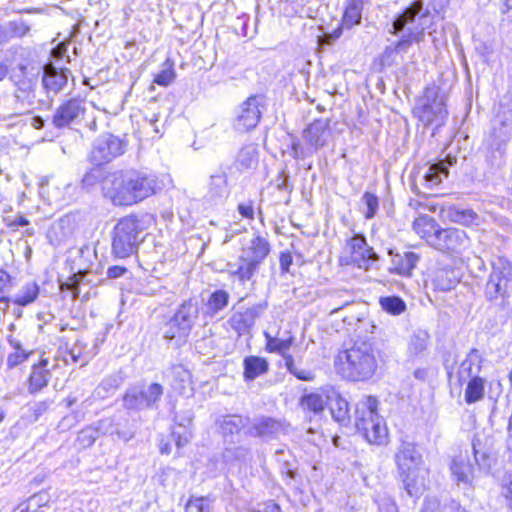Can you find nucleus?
Segmentation results:
<instances>
[{"label": "nucleus", "mask_w": 512, "mask_h": 512, "mask_svg": "<svg viewBox=\"0 0 512 512\" xmlns=\"http://www.w3.org/2000/svg\"><path fill=\"white\" fill-rule=\"evenodd\" d=\"M157 178L137 170L112 171L105 181L104 197L115 206H130L156 192Z\"/></svg>", "instance_id": "nucleus-2"}, {"label": "nucleus", "mask_w": 512, "mask_h": 512, "mask_svg": "<svg viewBox=\"0 0 512 512\" xmlns=\"http://www.w3.org/2000/svg\"><path fill=\"white\" fill-rule=\"evenodd\" d=\"M484 361L479 350L471 349L458 367L456 377L459 384L462 385L468 379L481 376Z\"/></svg>", "instance_id": "nucleus-21"}, {"label": "nucleus", "mask_w": 512, "mask_h": 512, "mask_svg": "<svg viewBox=\"0 0 512 512\" xmlns=\"http://www.w3.org/2000/svg\"><path fill=\"white\" fill-rule=\"evenodd\" d=\"M265 338V350L268 353H276L282 356L284 361L286 362V356H292L288 353L289 349L294 343V337L288 336L286 338H280L277 336H272L268 332H264Z\"/></svg>", "instance_id": "nucleus-30"}, {"label": "nucleus", "mask_w": 512, "mask_h": 512, "mask_svg": "<svg viewBox=\"0 0 512 512\" xmlns=\"http://www.w3.org/2000/svg\"><path fill=\"white\" fill-rule=\"evenodd\" d=\"M123 383L120 375H109L105 377L95 389V395L99 398H107L113 394Z\"/></svg>", "instance_id": "nucleus-42"}, {"label": "nucleus", "mask_w": 512, "mask_h": 512, "mask_svg": "<svg viewBox=\"0 0 512 512\" xmlns=\"http://www.w3.org/2000/svg\"><path fill=\"white\" fill-rule=\"evenodd\" d=\"M32 91L33 83L31 80H21L17 83V90L12 96L15 102V107L13 108L15 113H21L26 104L30 103L29 97Z\"/></svg>", "instance_id": "nucleus-38"}, {"label": "nucleus", "mask_w": 512, "mask_h": 512, "mask_svg": "<svg viewBox=\"0 0 512 512\" xmlns=\"http://www.w3.org/2000/svg\"><path fill=\"white\" fill-rule=\"evenodd\" d=\"M52 401L51 400H44V401H39L37 403H35L34 407H33V412H34V415H35V418H39L42 414H44L48 409L49 407L52 405Z\"/></svg>", "instance_id": "nucleus-63"}, {"label": "nucleus", "mask_w": 512, "mask_h": 512, "mask_svg": "<svg viewBox=\"0 0 512 512\" xmlns=\"http://www.w3.org/2000/svg\"><path fill=\"white\" fill-rule=\"evenodd\" d=\"M267 307V302L262 301L243 311H237L228 319V324L238 335L249 334L256 320L263 315Z\"/></svg>", "instance_id": "nucleus-16"}, {"label": "nucleus", "mask_w": 512, "mask_h": 512, "mask_svg": "<svg viewBox=\"0 0 512 512\" xmlns=\"http://www.w3.org/2000/svg\"><path fill=\"white\" fill-rule=\"evenodd\" d=\"M375 502L378 505L379 512H398L395 501L389 496H379Z\"/></svg>", "instance_id": "nucleus-58"}, {"label": "nucleus", "mask_w": 512, "mask_h": 512, "mask_svg": "<svg viewBox=\"0 0 512 512\" xmlns=\"http://www.w3.org/2000/svg\"><path fill=\"white\" fill-rule=\"evenodd\" d=\"M344 253L345 255L340 258L342 264H352L365 270L378 260V255L367 244L366 238L362 234H356L346 241Z\"/></svg>", "instance_id": "nucleus-10"}, {"label": "nucleus", "mask_w": 512, "mask_h": 512, "mask_svg": "<svg viewBox=\"0 0 512 512\" xmlns=\"http://www.w3.org/2000/svg\"><path fill=\"white\" fill-rule=\"evenodd\" d=\"M399 479L405 492L414 498H419L426 489L424 470L412 469L399 471Z\"/></svg>", "instance_id": "nucleus-23"}, {"label": "nucleus", "mask_w": 512, "mask_h": 512, "mask_svg": "<svg viewBox=\"0 0 512 512\" xmlns=\"http://www.w3.org/2000/svg\"><path fill=\"white\" fill-rule=\"evenodd\" d=\"M329 136V119H317L308 125L303 131V138L313 151H317L324 147L327 144Z\"/></svg>", "instance_id": "nucleus-20"}, {"label": "nucleus", "mask_w": 512, "mask_h": 512, "mask_svg": "<svg viewBox=\"0 0 512 512\" xmlns=\"http://www.w3.org/2000/svg\"><path fill=\"white\" fill-rule=\"evenodd\" d=\"M199 318V306L196 300L188 299L177 308L174 315L166 322L164 338L177 346L186 343Z\"/></svg>", "instance_id": "nucleus-6"}, {"label": "nucleus", "mask_w": 512, "mask_h": 512, "mask_svg": "<svg viewBox=\"0 0 512 512\" xmlns=\"http://www.w3.org/2000/svg\"><path fill=\"white\" fill-rule=\"evenodd\" d=\"M502 494L507 501L508 508L512 511V481H502Z\"/></svg>", "instance_id": "nucleus-64"}, {"label": "nucleus", "mask_w": 512, "mask_h": 512, "mask_svg": "<svg viewBox=\"0 0 512 512\" xmlns=\"http://www.w3.org/2000/svg\"><path fill=\"white\" fill-rule=\"evenodd\" d=\"M163 394L164 387L159 383H138L125 391L122 397L123 407L134 412L157 409Z\"/></svg>", "instance_id": "nucleus-8"}, {"label": "nucleus", "mask_w": 512, "mask_h": 512, "mask_svg": "<svg viewBox=\"0 0 512 512\" xmlns=\"http://www.w3.org/2000/svg\"><path fill=\"white\" fill-rule=\"evenodd\" d=\"M444 273L447 274L448 271L442 270V271L438 272V274L435 278L436 285L441 290H444V291L451 290L455 286L457 281L455 279H451V278H448L447 280L442 279V274H444Z\"/></svg>", "instance_id": "nucleus-59"}, {"label": "nucleus", "mask_w": 512, "mask_h": 512, "mask_svg": "<svg viewBox=\"0 0 512 512\" xmlns=\"http://www.w3.org/2000/svg\"><path fill=\"white\" fill-rule=\"evenodd\" d=\"M99 437L95 426H89L82 429L77 437V441L83 447H90L94 444L96 439Z\"/></svg>", "instance_id": "nucleus-56"}, {"label": "nucleus", "mask_w": 512, "mask_h": 512, "mask_svg": "<svg viewBox=\"0 0 512 512\" xmlns=\"http://www.w3.org/2000/svg\"><path fill=\"white\" fill-rule=\"evenodd\" d=\"M138 221L132 216L121 218L112 233V253L117 258H127L136 252L140 243Z\"/></svg>", "instance_id": "nucleus-9"}, {"label": "nucleus", "mask_w": 512, "mask_h": 512, "mask_svg": "<svg viewBox=\"0 0 512 512\" xmlns=\"http://www.w3.org/2000/svg\"><path fill=\"white\" fill-rule=\"evenodd\" d=\"M239 214L247 219H254V206L251 200L240 203L237 207Z\"/></svg>", "instance_id": "nucleus-62"}, {"label": "nucleus", "mask_w": 512, "mask_h": 512, "mask_svg": "<svg viewBox=\"0 0 512 512\" xmlns=\"http://www.w3.org/2000/svg\"><path fill=\"white\" fill-rule=\"evenodd\" d=\"M512 262L504 256L491 260V273L485 284L484 295L487 301L507 300L511 295Z\"/></svg>", "instance_id": "nucleus-7"}, {"label": "nucleus", "mask_w": 512, "mask_h": 512, "mask_svg": "<svg viewBox=\"0 0 512 512\" xmlns=\"http://www.w3.org/2000/svg\"><path fill=\"white\" fill-rule=\"evenodd\" d=\"M449 175L448 166L443 161L427 163L413 173L412 180L416 189L422 186L432 189L442 183Z\"/></svg>", "instance_id": "nucleus-14"}, {"label": "nucleus", "mask_w": 512, "mask_h": 512, "mask_svg": "<svg viewBox=\"0 0 512 512\" xmlns=\"http://www.w3.org/2000/svg\"><path fill=\"white\" fill-rule=\"evenodd\" d=\"M441 228L442 227L433 217L427 215H420L413 222V230L415 233L420 238L424 239L431 247H433L438 237V231H440Z\"/></svg>", "instance_id": "nucleus-26"}, {"label": "nucleus", "mask_w": 512, "mask_h": 512, "mask_svg": "<svg viewBox=\"0 0 512 512\" xmlns=\"http://www.w3.org/2000/svg\"><path fill=\"white\" fill-rule=\"evenodd\" d=\"M464 400L467 404H474L484 398L486 378L483 376L468 379Z\"/></svg>", "instance_id": "nucleus-33"}, {"label": "nucleus", "mask_w": 512, "mask_h": 512, "mask_svg": "<svg viewBox=\"0 0 512 512\" xmlns=\"http://www.w3.org/2000/svg\"><path fill=\"white\" fill-rule=\"evenodd\" d=\"M47 366L48 360L46 359L32 366L27 384V390L30 394H36L48 385L51 373Z\"/></svg>", "instance_id": "nucleus-27"}, {"label": "nucleus", "mask_w": 512, "mask_h": 512, "mask_svg": "<svg viewBox=\"0 0 512 512\" xmlns=\"http://www.w3.org/2000/svg\"><path fill=\"white\" fill-rule=\"evenodd\" d=\"M361 201L366 206V210L364 211V216L366 219H372L377 214L378 208H379V199L378 197L370 192H365L362 197Z\"/></svg>", "instance_id": "nucleus-52"}, {"label": "nucleus", "mask_w": 512, "mask_h": 512, "mask_svg": "<svg viewBox=\"0 0 512 512\" xmlns=\"http://www.w3.org/2000/svg\"><path fill=\"white\" fill-rule=\"evenodd\" d=\"M326 399L333 419L341 425H347L350 421L348 401L334 390H331Z\"/></svg>", "instance_id": "nucleus-28"}, {"label": "nucleus", "mask_w": 512, "mask_h": 512, "mask_svg": "<svg viewBox=\"0 0 512 512\" xmlns=\"http://www.w3.org/2000/svg\"><path fill=\"white\" fill-rule=\"evenodd\" d=\"M300 404L304 410L319 414L324 411L327 400L319 393H308L301 397Z\"/></svg>", "instance_id": "nucleus-44"}, {"label": "nucleus", "mask_w": 512, "mask_h": 512, "mask_svg": "<svg viewBox=\"0 0 512 512\" xmlns=\"http://www.w3.org/2000/svg\"><path fill=\"white\" fill-rule=\"evenodd\" d=\"M230 295L227 291L218 289L210 294L205 307L206 314L213 317L223 311L229 303Z\"/></svg>", "instance_id": "nucleus-35"}, {"label": "nucleus", "mask_w": 512, "mask_h": 512, "mask_svg": "<svg viewBox=\"0 0 512 512\" xmlns=\"http://www.w3.org/2000/svg\"><path fill=\"white\" fill-rule=\"evenodd\" d=\"M354 420L357 431L367 442L376 445L387 442V427L378 413V400L375 397L365 396L357 402Z\"/></svg>", "instance_id": "nucleus-4"}, {"label": "nucleus", "mask_w": 512, "mask_h": 512, "mask_svg": "<svg viewBox=\"0 0 512 512\" xmlns=\"http://www.w3.org/2000/svg\"><path fill=\"white\" fill-rule=\"evenodd\" d=\"M258 163V150L256 145L243 146L237 156L236 164L242 170L254 168Z\"/></svg>", "instance_id": "nucleus-41"}, {"label": "nucleus", "mask_w": 512, "mask_h": 512, "mask_svg": "<svg viewBox=\"0 0 512 512\" xmlns=\"http://www.w3.org/2000/svg\"><path fill=\"white\" fill-rule=\"evenodd\" d=\"M175 78L176 73L174 70V63L171 59L167 58L162 64L161 71L154 76L153 82L160 86L167 87L175 80Z\"/></svg>", "instance_id": "nucleus-47"}, {"label": "nucleus", "mask_w": 512, "mask_h": 512, "mask_svg": "<svg viewBox=\"0 0 512 512\" xmlns=\"http://www.w3.org/2000/svg\"><path fill=\"white\" fill-rule=\"evenodd\" d=\"M246 425V419L239 415H230L223 419L221 429L224 435L238 434Z\"/></svg>", "instance_id": "nucleus-48"}, {"label": "nucleus", "mask_w": 512, "mask_h": 512, "mask_svg": "<svg viewBox=\"0 0 512 512\" xmlns=\"http://www.w3.org/2000/svg\"><path fill=\"white\" fill-rule=\"evenodd\" d=\"M249 453L250 450L245 446H233L225 448L222 457L225 462L229 463L234 460H244Z\"/></svg>", "instance_id": "nucleus-53"}, {"label": "nucleus", "mask_w": 512, "mask_h": 512, "mask_svg": "<svg viewBox=\"0 0 512 512\" xmlns=\"http://www.w3.org/2000/svg\"><path fill=\"white\" fill-rule=\"evenodd\" d=\"M243 368L245 381H253L268 371L269 364L265 358L259 356H247L243 360Z\"/></svg>", "instance_id": "nucleus-29"}, {"label": "nucleus", "mask_w": 512, "mask_h": 512, "mask_svg": "<svg viewBox=\"0 0 512 512\" xmlns=\"http://www.w3.org/2000/svg\"><path fill=\"white\" fill-rule=\"evenodd\" d=\"M8 342L15 351L8 355L7 366L14 368L26 361L29 353L22 347L20 340L17 338L10 336Z\"/></svg>", "instance_id": "nucleus-43"}, {"label": "nucleus", "mask_w": 512, "mask_h": 512, "mask_svg": "<svg viewBox=\"0 0 512 512\" xmlns=\"http://www.w3.org/2000/svg\"><path fill=\"white\" fill-rule=\"evenodd\" d=\"M111 172L112 171H108L101 164H94V166L84 174L82 178V185L83 187L90 189L100 183L102 193L104 194L105 181Z\"/></svg>", "instance_id": "nucleus-34"}, {"label": "nucleus", "mask_w": 512, "mask_h": 512, "mask_svg": "<svg viewBox=\"0 0 512 512\" xmlns=\"http://www.w3.org/2000/svg\"><path fill=\"white\" fill-rule=\"evenodd\" d=\"M257 270L258 268L254 264L244 261L240 255L237 262L227 264L228 273L241 283L250 281Z\"/></svg>", "instance_id": "nucleus-32"}, {"label": "nucleus", "mask_w": 512, "mask_h": 512, "mask_svg": "<svg viewBox=\"0 0 512 512\" xmlns=\"http://www.w3.org/2000/svg\"><path fill=\"white\" fill-rule=\"evenodd\" d=\"M263 98L260 96H250L244 101L238 110L234 127L239 132H247L254 129L260 121Z\"/></svg>", "instance_id": "nucleus-15"}, {"label": "nucleus", "mask_w": 512, "mask_h": 512, "mask_svg": "<svg viewBox=\"0 0 512 512\" xmlns=\"http://www.w3.org/2000/svg\"><path fill=\"white\" fill-rule=\"evenodd\" d=\"M126 143L112 134L100 135L93 143L90 160L93 164L104 165L124 154Z\"/></svg>", "instance_id": "nucleus-11"}, {"label": "nucleus", "mask_w": 512, "mask_h": 512, "mask_svg": "<svg viewBox=\"0 0 512 512\" xmlns=\"http://www.w3.org/2000/svg\"><path fill=\"white\" fill-rule=\"evenodd\" d=\"M446 216L450 221L461 224V225H477L479 222V216L472 209L460 208L451 206L447 209Z\"/></svg>", "instance_id": "nucleus-36"}, {"label": "nucleus", "mask_w": 512, "mask_h": 512, "mask_svg": "<svg viewBox=\"0 0 512 512\" xmlns=\"http://www.w3.org/2000/svg\"><path fill=\"white\" fill-rule=\"evenodd\" d=\"M114 435H116L118 439L128 442L134 437V431L126 426H122L120 423H117Z\"/></svg>", "instance_id": "nucleus-61"}, {"label": "nucleus", "mask_w": 512, "mask_h": 512, "mask_svg": "<svg viewBox=\"0 0 512 512\" xmlns=\"http://www.w3.org/2000/svg\"><path fill=\"white\" fill-rule=\"evenodd\" d=\"M380 305L384 311L392 315H400L406 310V303L399 296L381 297Z\"/></svg>", "instance_id": "nucleus-49"}, {"label": "nucleus", "mask_w": 512, "mask_h": 512, "mask_svg": "<svg viewBox=\"0 0 512 512\" xmlns=\"http://www.w3.org/2000/svg\"><path fill=\"white\" fill-rule=\"evenodd\" d=\"M450 471L455 481L463 484H470L474 478V463L468 452H460L455 455L450 463Z\"/></svg>", "instance_id": "nucleus-22"}, {"label": "nucleus", "mask_w": 512, "mask_h": 512, "mask_svg": "<svg viewBox=\"0 0 512 512\" xmlns=\"http://www.w3.org/2000/svg\"><path fill=\"white\" fill-rule=\"evenodd\" d=\"M169 377L173 389L183 393L186 386L191 383V374L182 364L173 365L169 370Z\"/></svg>", "instance_id": "nucleus-37"}, {"label": "nucleus", "mask_w": 512, "mask_h": 512, "mask_svg": "<svg viewBox=\"0 0 512 512\" xmlns=\"http://www.w3.org/2000/svg\"><path fill=\"white\" fill-rule=\"evenodd\" d=\"M86 111V102L80 97H73L63 102L52 116V124L58 128H68L80 121Z\"/></svg>", "instance_id": "nucleus-13"}, {"label": "nucleus", "mask_w": 512, "mask_h": 512, "mask_svg": "<svg viewBox=\"0 0 512 512\" xmlns=\"http://www.w3.org/2000/svg\"><path fill=\"white\" fill-rule=\"evenodd\" d=\"M389 254L392 256L390 271L401 276H411L420 259L419 255L412 251L393 253L389 250Z\"/></svg>", "instance_id": "nucleus-25"}, {"label": "nucleus", "mask_w": 512, "mask_h": 512, "mask_svg": "<svg viewBox=\"0 0 512 512\" xmlns=\"http://www.w3.org/2000/svg\"><path fill=\"white\" fill-rule=\"evenodd\" d=\"M270 250L269 241L265 237L256 234L246 245L242 247L240 256L244 261L254 264L259 268L265 258L269 255Z\"/></svg>", "instance_id": "nucleus-19"}, {"label": "nucleus", "mask_w": 512, "mask_h": 512, "mask_svg": "<svg viewBox=\"0 0 512 512\" xmlns=\"http://www.w3.org/2000/svg\"><path fill=\"white\" fill-rule=\"evenodd\" d=\"M429 334L424 330H417L411 336L409 340V353L411 355H420L426 350L429 343Z\"/></svg>", "instance_id": "nucleus-45"}, {"label": "nucleus", "mask_w": 512, "mask_h": 512, "mask_svg": "<svg viewBox=\"0 0 512 512\" xmlns=\"http://www.w3.org/2000/svg\"><path fill=\"white\" fill-rule=\"evenodd\" d=\"M380 360L381 351L375 341L358 339L337 354L334 366L348 381H367L375 374Z\"/></svg>", "instance_id": "nucleus-3"}, {"label": "nucleus", "mask_w": 512, "mask_h": 512, "mask_svg": "<svg viewBox=\"0 0 512 512\" xmlns=\"http://www.w3.org/2000/svg\"><path fill=\"white\" fill-rule=\"evenodd\" d=\"M473 459L474 463L480 470H489L492 466L493 459L487 452H481L477 449L476 441L472 442Z\"/></svg>", "instance_id": "nucleus-54"}, {"label": "nucleus", "mask_w": 512, "mask_h": 512, "mask_svg": "<svg viewBox=\"0 0 512 512\" xmlns=\"http://www.w3.org/2000/svg\"><path fill=\"white\" fill-rule=\"evenodd\" d=\"M9 26L13 36L16 37H23L30 30V27L23 21L10 22Z\"/></svg>", "instance_id": "nucleus-60"}, {"label": "nucleus", "mask_w": 512, "mask_h": 512, "mask_svg": "<svg viewBox=\"0 0 512 512\" xmlns=\"http://www.w3.org/2000/svg\"><path fill=\"white\" fill-rule=\"evenodd\" d=\"M432 18L422 0L413 1L392 23L393 33L400 34L401 39L395 45L386 47L381 56L382 64L393 65L398 54L406 53L412 43H420L424 38V31L432 24Z\"/></svg>", "instance_id": "nucleus-1"}, {"label": "nucleus", "mask_w": 512, "mask_h": 512, "mask_svg": "<svg viewBox=\"0 0 512 512\" xmlns=\"http://www.w3.org/2000/svg\"><path fill=\"white\" fill-rule=\"evenodd\" d=\"M50 501L49 495L46 492H40L32 495L26 503H21L18 506L19 512H38L43 506H46Z\"/></svg>", "instance_id": "nucleus-46"}, {"label": "nucleus", "mask_w": 512, "mask_h": 512, "mask_svg": "<svg viewBox=\"0 0 512 512\" xmlns=\"http://www.w3.org/2000/svg\"><path fill=\"white\" fill-rule=\"evenodd\" d=\"M116 424L117 423L114 421L113 418L107 417V418H103V419L99 420L95 424V428H96L99 436L100 435H111V436H113Z\"/></svg>", "instance_id": "nucleus-57"}, {"label": "nucleus", "mask_w": 512, "mask_h": 512, "mask_svg": "<svg viewBox=\"0 0 512 512\" xmlns=\"http://www.w3.org/2000/svg\"><path fill=\"white\" fill-rule=\"evenodd\" d=\"M285 366L289 373L301 381H313L315 378V373L312 370L298 367L293 356H286Z\"/></svg>", "instance_id": "nucleus-50"}, {"label": "nucleus", "mask_w": 512, "mask_h": 512, "mask_svg": "<svg viewBox=\"0 0 512 512\" xmlns=\"http://www.w3.org/2000/svg\"><path fill=\"white\" fill-rule=\"evenodd\" d=\"M470 238L459 228L447 227L438 231V237L432 248L449 254H460L470 247Z\"/></svg>", "instance_id": "nucleus-12"}, {"label": "nucleus", "mask_w": 512, "mask_h": 512, "mask_svg": "<svg viewBox=\"0 0 512 512\" xmlns=\"http://www.w3.org/2000/svg\"><path fill=\"white\" fill-rule=\"evenodd\" d=\"M71 72L68 68H56L53 64L43 67L42 85L49 98L62 92L67 86Z\"/></svg>", "instance_id": "nucleus-17"}, {"label": "nucleus", "mask_w": 512, "mask_h": 512, "mask_svg": "<svg viewBox=\"0 0 512 512\" xmlns=\"http://www.w3.org/2000/svg\"><path fill=\"white\" fill-rule=\"evenodd\" d=\"M397 470L422 469V454L414 443L403 441L394 456Z\"/></svg>", "instance_id": "nucleus-18"}, {"label": "nucleus", "mask_w": 512, "mask_h": 512, "mask_svg": "<svg viewBox=\"0 0 512 512\" xmlns=\"http://www.w3.org/2000/svg\"><path fill=\"white\" fill-rule=\"evenodd\" d=\"M280 429L281 424L278 421L269 417H262L254 423L251 433L254 436L271 437L276 435Z\"/></svg>", "instance_id": "nucleus-40"}, {"label": "nucleus", "mask_w": 512, "mask_h": 512, "mask_svg": "<svg viewBox=\"0 0 512 512\" xmlns=\"http://www.w3.org/2000/svg\"><path fill=\"white\" fill-rule=\"evenodd\" d=\"M230 194L227 175L224 172L210 176L205 198L214 203H222Z\"/></svg>", "instance_id": "nucleus-24"}, {"label": "nucleus", "mask_w": 512, "mask_h": 512, "mask_svg": "<svg viewBox=\"0 0 512 512\" xmlns=\"http://www.w3.org/2000/svg\"><path fill=\"white\" fill-rule=\"evenodd\" d=\"M171 438L174 440L177 449H181L191 441L192 432L184 422H179L178 428L172 431Z\"/></svg>", "instance_id": "nucleus-51"}, {"label": "nucleus", "mask_w": 512, "mask_h": 512, "mask_svg": "<svg viewBox=\"0 0 512 512\" xmlns=\"http://www.w3.org/2000/svg\"><path fill=\"white\" fill-rule=\"evenodd\" d=\"M211 504L206 497H192L186 504L185 512H210Z\"/></svg>", "instance_id": "nucleus-55"}, {"label": "nucleus", "mask_w": 512, "mask_h": 512, "mask_svg": "<svg viewBox=\"0 0 512 512\" xmlns=\"http://www.w3.org/2000/svg\"><path fill=\"white\" fill-rule=\"evenodd\" d=\"M40 287L35 281L25 283L15 295L13 302L18 306H28L39 296Z\"/></svg>", "instance_id": "nucleus-39"}, {"label": "nucleus", "mask_w": 512, "mask_h": 512, "mask_svg": "<svg viewBox=\"0 0 512 512\" xmlns=\"http://www.w3.org/2000/svg\"><path fill=\"white\" fill-rule=\"evenodd\" d=\"M446 100L447 95L439 86H428L417 100L413 113L424 126L434 124L436 127H441L448 116Z\"/></svg>", "instance_id": "nucleus-5"}, {"label": "nucleus", "mask_w": 512, "mask_h": 512, "mask_svg": "<svg viewBox=\"0 0 512 512\" xmlns=\"http://www.w3.org/2000/svg\"><path fill=\"white\" fill-rule=\"evenodd\" d=\"M363 6L364 0H346L342 27L350 29L361 23Z\"/></svg>", "instance_id": "nucleus-31"}]
</instances>
